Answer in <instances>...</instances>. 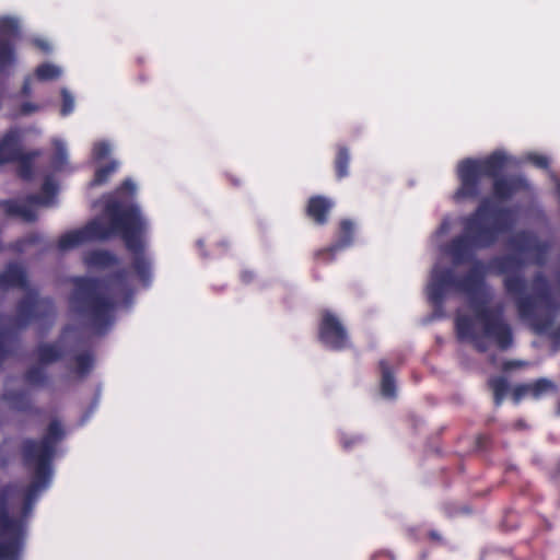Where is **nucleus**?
<instances>
[{"instance_id":"1","label":"nucleus","mask_w":560,"mask_h":560,"mask_svg":"<svg viewBox=\"0 0 560 560\" xmlns=\"http://www.w3.org/2000/svg\"><path fill=\"white\" fill-rule=\"evenodd\" d=\"M63 435L59 422L50 423L44 439L27 441L23 456L26 467L33 471V481L27 488L8 486L0 488V560H18L23 548L25 522L32 513L38 494L50 482L55 446Z\"/></svg>"},{"instance_id":"2","label":"nucleus","mask_w":560,"mask_h":560,"mask_svg":"<svg viewBox=\"0 0 560 560\" xmlns=\"http://www.w3.org/2000/svg\"><path fill=\"white\" fill-rule=\"evenodd\" d=\"M483 267L476 266L464 280H457L451 270H441L440 262L431 272L427 288L429 300L439 305L450 292L464 293L468 299V311H458L456 331L458 338L469 340L479 350H486L485 339L493 340L500 348L512 343L511 329L501 317L494 316L489 308L491 294L482 281Z\"/></svg>"},{"instance_id":"3","label":"nucleus","mask_w":560,"mask_h":560,"mask_svg":"<svg viewBox=\"0 0 560 560\" xmlns=\"http://www.w3.org/2000/svg\"><path fill=\"white\" fill-rule=\"evenodd\" d=\"M136 189V184L126 179L115 195L104 197L106 203L104 214L91 221L83 229L63 234L58 242L59 248L69 250L89 241H102L119 235L128 250L136 255L133 268L137 275L143 282H147L151 276V264L142 255L144 246L142 235L145 233L148 224L140 208L137 205L125 206L122 199L125 191L133 196Z\"/></svg>"},{"instance_id":"4","label":"nucleus","mask_w":560,"mask_h":560,"mask_svg":"<svg viewBox=\"0 0 560 560\" xmlns=\"http://www.w3.org/2000/svg\"><path fill=\"white\" fill-rule=\"evenodd\" d=\"M540 246L529 235H521L515 247V256L498 259L490 267L504 273L508 293L515 299L518 315L538 334L552 335V322L558 311L557 293L548 283L537 278L527 284L521 276L525 261H538Z\"/></svg>"},{"instance_id":"5","label":"nucleus","mask_w":560,"mask_h":560,"mask_svg":"<svg viewBox=\"0 0 560 560\" xmlns=\"http://www.w3.org/2000/svg\"><path fill=\"white\" fill-rule=\"evenodd\" d=\"M512 162V159L497 151L485 159H466L457 165L459 187L454 199L460 201L480 195L485 180L493 178V192L498 199H506L517 190L527 187L524 178H499V174Z\"/></svg>"},{"instance_id":"6","label":"nucleus","mask_w":560,"mask_h":560,"mask_svg":"<svg viewBox=\"0 0 560 560\" xmlns=\"http://www.w3.org/2000/svg\"><path fill=\"white\" fill-rule=\"evenodd\" d=\"M74 284L71 308L88 317L92 328L102 334L113 323V311L119 298L129 293L126 276L116 275L107 281L78 278Z\"/></svg>"},{"instance_id":"7","label":"nucleus","mask_w":560,"mask_h":560,"mask_svg":"<svg viewBox=\"0 0 560 560\" xmlns=\"http://www.w3.org/2000/svg\"><path fill=\"white\" fill-rule=\"evenodd\" d=\"M513 220L512 212L499 210L492 207L491 199H486L471 217L462 220L464 232L445 249V254L457 265L475 249L491 245Z\"/></svg>"},{"instance_id":"8","label":"nucleus","mask_w":560,"mask_h":560,"mask_svg":"<svg viewBox=\"0 0 560 560\" xmlns=\"http://www.w3.org/2000/svg\"><path fill=\"white\" fill-rule=\"evenodd\" d=\"M21 288L25 292V300L19 305V313L24 318L38 316L48 301L38 300L36 293L27 287L24 271L16 265H10L5 272L0 275V291L10 288Z\"/></svg>"},{"instance_id":"9","label":"nucleus","mask_w":560,"mask_h":560,"mask_svg":"<svg viewBox=\"0 0 560 560\" xmlns=\"http://www.w3.org/2000/svg\"><path fill=\"white\" fill-rule=\"evenodd\" d=\"M57 187L51 179H47L39 196H32L25 201H5L2 203L4 210L12 215H16L24 221L36 219V208L38 206L51 207L55 205Z\"/></svg>"},{"instance_id":"10","label":"nucleus","mask_w":560,"mask_h":560,"mask_svg":"<svg viewBox=\"0 0 560 560\" xmlns=\"http://www.w3.org/2000/svg\"><path fill=\"white\" fill-rule=\"evenodd\" d=\"M19 25L12 19L0 21V70H10L18 62Z\"/></svg>"},{"instance_id":"11","label":"nucleus","mask_w":560,"mask_h":560,"mask_svg":"<svg viewBox=\"0 0 560 560\" xmlns=\"http://www.w3.org/2000/svg\"><path fill=\"white\" fill-rule=\"evenodd\" d=\"M319 338L332 349H343L348 345L347 332L339 319L326 311L323 313L319 328Z\"/></svg>"},{"instance_id":"12","label":"nucleus","mask_w":560,"mask_h":560,"mask_svg":"<svg viewBox=\"0 0 560 560\" xmlns=\"http://www.w3.org/2000/svg\"><path fill=\"white\" fill-rule=\"evenodd\" d=\"M556 386L552 382L546 378L537 380L536 382L520 385L514 389V400L518 402L524 397H532L534 399H539L552 392H555Z\"/></svg>"},{"instance_id":"13","label":"nucleus","mask_w":560,"mask_h":560,"mask_svg":"<svg viewBox=\"0 0 560 560\" xmlns=\"http://www.w3.org/2000/svg\"><path fill=\"white\" fill-rule=\"evenodd\" d=\"M20 140L21 137L18 130L8 131L0 140V164L21 159Z\"/></svg>"},{"instance_id":"14","label":"nucleus","mask_w":560,"mask_h":560,"mask_svg":"<svg viewBox=\"0 0 560 560\" xmlns=\"http://www.w3.org/2000/svg\"><path fill=\"white\" fill-rule=\"evenodd\" d=\"M332 207V202L324 197H313L308 201L307 214L317 223L326 222V214Z\"/></svg>"},{"instance_id":"15","label":"nucleus","mask_w":560,"mask_h":560,"mask_svg":"<svg viewBox=\"0 0 560 560\" xmlns=\"http://www.w3.org/2000/svg\"><path fill=\"white\" fill-rule=\"evenodd\" d=\"M84 262L91 269H105L116 262V257L106 250H93L84 257Z\"/></svg>"},{"instance_id":"16","label":"nucleus","mask_w":560,"mask_h":560,"mask_svg":"<svg viewBox=\"0 0 560 560\" xmlns=\"http://www.w3.org/2000/svg\"><path fill=\"white\" fill-rule=\"evenodd\" d=\"M382 371V395L385 398H394L396 396V387L392 371L385 361L380 362Z\"/></svg>"},{"instance_id":"17","label":"nucleus","mask_w":560,"mask_h":560,"mask_svg":"<svg viewBox=\"0 0 560 560\" xmlns=\"http://www.w3.org/2000/svg\"><path fill=\"white\" fill-rule=\"evenodd\" d=\"M353 223L349 220H343L340 223V234L336 244L329 247L326 252H336L349 246L352 242Z\"/></svg>"},{"instance_id":"18","label":"nucleus","mask_w":560,"mask_h":560,"mask_svg":"<svg viewBox=\"0 0 560 560\" xmlns=\"http://www.w3.org/2000/svg\"><path fill=\"white\" fill-rule=\"evenodd\" d=\"M61 351L56 345H44L38 349V358L42 363H50L58 360Z\"/></svg>"},{"instance_id":"19","label":"nucleus","mask_w":560,"mask_h":560,"mask_svg":"<svg viewBox=\"0 0 560 560\" xmlns=\"http://www.w3.org/2000/svg\"><path fill=\"white\" fill-rule=\"evenodd\" d=\"M118 163L112 162L108 166L98 168L95 172V176L91 182V185L98 186L107 182L108 177L117 170Z\"/></svg>"},{"instance_id":"20","label":"nucleus","mask_w":560,"mask_h":560,"mask_svg":"<svg viewBox=\"0 0 560 560\" xmlns=\"http://www.w3.org/2000/svg\"><path fill=\"white\" fill-rule=\"evenodd\" d=\"M490 387L494 394V399L497 404H500L503 397L505 396L508 389V383L503 377L492 378L490 381Z\"/></svg>"},{"instance_id":"21","label":"nucleus","mask_w":560,"mask_h":560,"mask_svg":"<svg viewBox=\"0 0 560 560\" xmlns=\"http://www.w3.org/2000/svg\"><path fill=\"white\" fill-rule=\"evenodd\" d=\"M349 153L347 149H340L336 159L337 176L342 178L348 175Z\"/></svg>"},{"instance_id":"22","label":"nucleus","mask_w":560,"mask_h":560,"mask_svg":"<svg viewBox=\"0 0 560 560\" xmlns=\"http://www.w3.org/2000/svg\"><path fill=\"white\" fill-rule=\"evenodd\" d=\"M52 145L56 150L55 164L58 168H60L66 163L68 158L67 147L61 139H54Z\"/></svg>"},{"instance_id":"23","label":"nucleus","mask_w":560,"mask_h":560,"mask_svg":"<svg viewBox=\"0 0 560 560\" xmlns=\"http://www.w3.org/2000/svg\"><path fill=\"white\" fill-rule=\"evenodd\" d=\"M77 372L81 375L88 373L93 365V359L89 354L77 358Z\"/></svg>"},{"instance_id":"24","label":"nucleus","mask_w":560,"mask_h":560,"mask_svg":"<svg viewBox=\"0 0 560 560\" xmlns=\"http://www.w3.org/2000/svg\"><path fill=\"white\" fill-rule=\"evenodd\" d=\"M112 147L108 142L101 141L96 142L93 147V158L95 160H101L109 154Z\"/></svg>"},{"instance_id":"25","label":"nucleus","mask_w":560,"mask_h":560,"mask_svg":"<svg viewBox=\"0 0 560 560\" xmlns=\"http://www.w3.org/2000/svg\"><path fill=\"white\" fill-rule=\"evenodd\" d=\"M74 109V100L71 96V94L63 90L62 91V107H61V115L67 116L71 114Z\"/></svg>"},{"instance_id":"26","label":"nucleus","mask_w":560,"mask_h":560,"mask_svg":"<svg viewBox=\"0 0 560 560\" xmlns=\"http://www.w3.org/2000/svg\"><path fill=\"white\" fill-rule=\"evenodd\" d=\"M527 161L532 162L534 165L540 168H546L549 164L547 156L537 153H529L527 155Z\"/></svg>"},{"instance_id":"27","label":"nucleus","mask_w":560,"mask_h":560,"mask_svg":"<svg viewBox=\"0 0 560 560\" xmlns=\"http://www.w3.org/2000/svg\"><path fill=\"white\" fill-rule=\"evenodd\" d=\"M32 44L34 47H36L38 50H40L42 52H44L46 55H48L52 51V46L47 39L35 38V39H33Z\"/></svg>"},{"instance_id":"28","label":"nucleus","mask_w":560,"mask_h":560,"mask_svg":"<svg viewBox=\"0 0 560 560\" xmlns=\"http://www.w3.org/2000/svg\"><path fill=\"white\" fill-rule=\"evenodd\" d=\"M27 381L31 384H38L43 381V371L40 368L31 370L26 375Z\"/></svg>"},{"instance_id":"29","label":"nucleus","mask_w":560,"mask_h":560,"mask_svg":"<svg viewBox=\"0 0 560 560\" xmlns=\"http://www.w3.org/2000/svg\"><path fill=\"white\" fill-rule=\"evenodd\" d=\"M35 70H39V71H43V70H60V68L52 63V62H43L40 65H38Z\"/></svg>"},{"instance_id":"30","label":"nucleus","mask_w":560,"mask_h":560,"mask_svg":"<svg viewBox=\"0 0 560 560\" xmlns=\"http://www.w3.org/2000/svg\"><path fill=\"white\" fill-rule=\"evenodd\" d=\"M37 80H52L57 78L58 72H36Z\"/></svg>"},{"instance_id":"31","label":"nucleus","mask_w":560,"mask_h":560,"mask_svg":"<svg viewBox=\"0 0 560 560\" xmlns=\"http://www.w3.org/2000/svg\"><path fill=\"white\" fill-rule=\"evenodd\" d=\"M20 175L23 178H28L31 176L30 166H28V164L26 162L22 163L21 168H20Z\"/></svg>"},{"instance_id":"32","label":"nucleus","mask_w":560,"mask_h":560,"mask_svg":"<svg viewBox=\"0 0 560 560\" xmlns=\"http://www.w3.org/2000/svg\"><path fill=\"white\" fill-rule=\"evenodd\" d=\"M37 110V106L36 105H33L31 103H25L23 104L22 106V113L23 114H31V113H34Z\"/></svg>"},{"instance_id":"33","label":"nucleus","mask_w":560,"mask_h":560,"mask_svg":"<svg viewBox=\"0 0 560 560\" xmlns=\"http://www.w3.org/2000/svg\"><path fill=\"white\" fill-rule=\"evenodd\" d=\"M450 229V222L447 220L443 221V223L440 226L439 234L446 233Z\"/></svg>"},{"instance_id":"34","label":"nucleus","mask_w":560,"mask_h":560,"mask_svg":"<svg viewBox=\"0 0 560 560\" xmlns=\"http://www.w3.org/2000/svg\"><path fill=\"white\" fill-rule=\"evenodd\" d=\"M521 365H522V363H521V362H512V361H511V362H506V363L504 364V369H505V370H511V369H514V368H516V366H521Z\"/></svg>"},{"instance_id":"35","label":"nucleus","mask_w":560,"mask_h":560,"mask_svg":"<svg viewBox=\"0 0 560 560\" xmlns=\"http://www.w3.org/2000/svg\"><path fill=\"white\" fill-rule=\"evenodd\" d=\"M343 446H345L346 448H348V447L350 446V445H349V443H348V441L343 440Z\"/></svg>"},{"instance_id":"36","label":"nucleus","mask_w":560,"mask_h":560,"mask_svg":"<svg viewBox=\"0 0 560 560\" xmlns=\"http://www.w3.org/2000/svg\"><path fill=\"white\" fill-rule=\"evenodd\" d=\"M559 413H560V401H559Z\"/></svg>"}]
</instances>
